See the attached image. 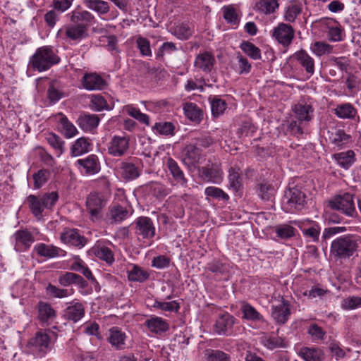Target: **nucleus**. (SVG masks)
I'll return each instance as SVG.
<instances>
[{
	"label": "nucleus",
	"mask_w": 361,
	"mask_h": 361,
	"mask_svg": "<svg viewBox=\"0 0 361 361\" xmlns=\"http://www.w3.org/2000/svg\"><path fill=\"white\" fill-rule=\"evenodd\" d=\"M60 58L49 47L38 48L29 61V66L34 71L42 72L59 63Z\"/></svg>",
	"instance_id": "1"
},
{
	"label": "nucleus",
	"mask_w": 361,
	"mask_h": 361,
	"mask_svg": "<svg viewBox=\"0 0 361 361\" xmlns=\"http://www.w3.org/2000/svg\"><path fill=\"white\" fill-rule=\"evenodd\" d=\"M59 199L56 192H47L41 196L30 195L26 200L32 214L38 219L42 218L45 209H51Z\"/></svg>",
	"instance_id": "2"
},
{
	"label": "nucleus",
	"mask_w": 361,
	"mask_h": 361,
	"mask_svg": "<svg viewBox=\"0 0 361 361\" xmlns=\"http://www.w3.org/2000/svg\"><path fill=\"white\" fill-rule=\"evenodd\" d=\"M358 243L356 237L344 235L337 238L331 243V253L338 259H346L356 251Z\"/></svg>",
	"instance_id": "3"
},
{
	"label": "nucleus",
	"mask_w": 361,
	"mask_h": 361,
	"mask_svg": "<svg viewBox=\"0 0 361 361\" xmlns=\"http://www.w3.org/2000/svg\"><path fill=\"white\" fill-rule=\"evenodd\" d=\"M328 206L331 209L339 211L349 217H355L357 215L353 195L349 192L335 195L328 201Z\"/></svg>",
	"instance_id": "4"
},
{
	"label": "nucleus",
	"mask_w": 361,
	"mask_h": 361,
	"mask_svg": "<svg viewBox=\"0 0 361 361\" xmlns=\"http://www.w3.org/2000/svg\"><path fill=\"white\" fill-rule=\"evenodd\" d=\"M305 202V195L298 188H292L286 190L283 200L282 209L288 213L301 210Z\"/></svg>",
	"instance_id": "5"
},
{
	"label": "nucleus",
	"mask_w": 361,
	"mask_h": 361,
	"mask_svg": "<svg viewBox=\"0 0 361 361\" xmlns=\"http://www.w3.org/2000/svg\"><path fill=\"white\" fill-rule=\"evenodd\" d=\"M106 204L104 195L100 192H91L87 196L86 207L92 221L97 220L101 217V212Z\"/></svg>",
	"instance_id": "6"
},
{
	"label": "nucleus",
	"mask_w": 361,
	"mask_h": 361,
	"mask_svg": "<svg viewBox=\"0 0 361 361\" xmlns=\"http://www.w3.org/2000/svg\"><path fill=\"white\" fill-rule=\"evenodd\" d=\"M166 165L169 174L171 176V178H169L171 184L172 185L187 187L188 179L178 163L174 159L169 157L167 159Z\"/></svg>",
	"instance_id": "7"
},
{
	"label": "nucleus",
	"mask_w": 361,
	"mask_h": 361,
	"mask_svg": "<svg viewBox=\"0 0 361 361\" xmlns=\"http://www.w3.org/2000/svg\"><path fill=\"white\" fill-rule=\"evenodd\" d=\"M50 337L42 331L37 332L27 343V348L35 353L45 354L49 349Z\"/></svg>",
	"instance_id": "8"
},
{
	"label": "nucleus",
	"mask_w": 361,
	"mask_h": 361,
	"mask_svg": "<svg viewBox=\"0 0 361 361\" xmlns=\"http://www.w3.org/2000/svg\"><path fill=\"white\" fill-rule=\"evenodd\" d=\"M129 149V139L125 136L115 135L108 144V153L113 157H122Z\"/></svg>",
	"instance_id": "9"
},
{
	"label": "nucleus",
	"mask_w": 361,
	"mask_h": 361,
	"mask_svg": "<svg viewBox=\"0 0 361 361\" xmlns=\"http://www.w3.org/2000/svg\"><path fill=\"white\" fill-rule=\"evenodd\" d=\"M87 36V32L85 27L75 24L65 26L57 32L58 37L68 38L73 41L81 40Z\"/></svg>",
	"instance_id": "10"
},
{
	"label": "nucleus",
	"mask_w": 361,
	"mask_h": 361,
	"mask_svg": "<svg viewBox=\"0 0 361 361\" xmlns=\"http://www.w3.org/2000/svg\"><path fill=\"white\" fill-rule=\"evenodd\" d=\"M136 233L145 239H152L155 235V227L152 220L147 216H140L135 221Z\"/></svg>",
	"instance_id": "11"
},
{
	"label": "nucleus",
	"mask_w": 361,
	"mask_h": 361,
	"mask_svg": "<svg viewBox=\"0 0 361 361\" xmlns=\"http://www.w3.org/2000/svg\"><path fill=\"white\" fill-rule=\"evenodd\" d=\"M290 314V305L284 299H282L278 305L271 307V317L279 324L286 323Z\"/></svg>",
	"instance_id": "12"
},
{
	"label": "nucleus",
	"mask_w": 361,
	"mask_h": 361,
	"mask_svg": "<svg viewBox=\"0 0 361 361\" xmlns=\"http://www.w3.org/2000/svg\"><path fill=\"white\" fill-rule=\"evenodd\" d=\"M14 238V249L17 252L27 250L34 242L33 235L27 230H18L13 235Z\"/></svg>",
	"instance_id": "13"
},
{
	"label": "nucleus",
	"mask_w": 361,
	"mask_h": 361,
	"mask_svg": "<svg viewBox=\"0 0 361 361\" xmlns=\"http://www.w3.org/2000/svg\"><path fill=\"white\" fill-rule=\"evenodd\" d=\"M235 322L233 316L228 313L221 315L216 321L214 330L219 335L231 336L233 333V327Z\"/></svg>",
	"instance_id": "14"
},
{
	"label": "nucleus",
	"mask_w": 361,
	"mask_h": 361,
	"mask_svg": "<svg viewBox=\"0 0 361 361\" xmlns=\"http://www.w3.org/2000/svg\"><path fill=\"white\" fill-rule=\"evenodd\" d=\"M75 165L79 168L82 173L87 175L95 174L100 170L99 159L94 154H90L85 159L77 160Z\"/></svg>",
	"instance_id": "15"
},
{
	"label": "nucleus",
	"mask_w": 361,
	"mask_h": 361,
	"mask_svg": "<svg viewBox=\"0 0 361 361\" xmlns=\"http://www.w3.org/2000/svg\"><path fill=\"white\" fill-rule=\"evenodd\" d=\"M273 37L283 46H288L294 37V30L292 26L280 23L273 30Z\"/></svg>",
	"instance_id": "16"
},
{
	"label": "nucleus",
	"mask_w": 361,
	"mask_h": 361,
	"mask_svg": "<svg viewBox=\"0 0 361 361\" xmlns=\"http://www.w3.org/2000/svg\"><path fill=\"white\" fill-rule=\"evenodd\" d=\"M85 313L83 304L74 300L64 310L63 317L65 319L76 323L84 317Z\"/></svg>",
	"instance_id": "17"
},
{
	"label": "nucleus",
	"mask_w": 361,
	"mask_h": 361,
	"mask_svg": "<svg viewBox=\"0 0 361 361\" xmlns=\"http://www.w3.org/2000/svg\"><path fill=\"white\" fill-rule=\"evenodd\" d=\"M81 83L87 90H102L106 86L105 80L97 73H85L81 79Z\"/></svg>",
	"instance_id": "18"
},
{
	"label": "nucleus",
	"mask_w": 361,
	"mask_h": 361,
	"mask_svg": "<svg viewBox=\"0 0 361 361\" xmlns=\"http://www.w3.org/2000/svg\"><path fill=\"white\" fill-rule=\"evenodd\" d=\"M127 336L117 326L109 329L107 336V341L116 350H123L126 348V340Z\"/></svg>",
	"instance_id": "19"
},
{
	"label": "nucleus",
	"mask_w": 361,
	"mask_h": 361,
	"mask_svg": "<svg viewBox=\"0 0 361 361\" xmlns=\"http://www.w3.org/2000/svg\"><path fill=\"white\" fill-rule=\"evenodd\" d=\"M68 16L73 23L85 26L87 31L88 26L95 22L94 16L87 11L74 10Z\"/></svg>",
	"instance_id": "20"
},
{
	"label": "nucleus",
	"mask_w": 361,
	"mask_h": 361,
	"mask_svg": "<svg viewBox=\"0 0 361 361\" xmlns=\"http://www.w3.org/2000/svg\"><path fill=\"white\" fill-rule=\"evenodd\" d=\"M214 62L215 59L214 56L212 54L205 51L196 56L194 66L196 68H198L203 72L209 73L212 71Z\"/></svg>",
	"instance_id": "21"
},
{
	"label": "nucleus",
	"mask_w": 361,
	"mask_h": 361,
	"mask_svg": "<svg viewBox=\"0 0 361 361\" xmlns=\"http://www.w3.org/2000/svg\"><path fill=\"white\" fill-rule=\"evenodd\" d=\"M59 129L61 134L67 139L77 135L78 131L76 127L61 113L58 115Z\"/></svg>",
	"instance_id": "22"
},
{
	"label": "nucleus",
	"mask_w": 361,
	"mask_h": 361,
	"mask_svg": "<svg viewBox=\"0 0 361 361\" xmlns=\"http://www.w3.org/2000/svg\"><path fill=\"white\" fill-rule=\"evenodd\" d=\"M100 119L95 114H82L77 120L79 127L85 132H91L96 129L99 123Z\"/></svg>",
	"instance_id": "23"
},
{
	"label": "nucleus",
	"mask_w": 361,
	"mask_h": 361,
	"mask_svg": "<svg viewBox=\"0 0 361 361\" xmlns=\"http://www.w3.org/2000/svg\"><path fill=\"white\" fill-rule=\"evenodd\" d=\"M145 324L152 333L156 334H161L169 329V325L166 321L157 316L147 319Z\"/></svg>",
	"instance_id": "24"
},
{
	"label": "nucleus",
	"mask_w": 361,
	"mask_h": 361,
	"mask_svg": "<svg viewBox=\"0 0 361 361\" xmlns=\"http://www.w3.org/2000/svg\"><path fill=\"white\" fill-rule=\"evenodd\" d=\"M61 240L66 244L74 246H84L86 240L84 236L81 235L76 229H68L61 233Z\"/></svg>",
	"instance_id": "25"
},
{
	"label": "nucleus",
	"mask_w": 361,
	"mask_h": 361,
	"mask_svg": "<svg viewBox=\"0 0 361 361\" xmlns=\"http://www.w3.org/2000/svg\"><path fill=\"white\" fill-rule=\"evenodd\" d=\"M183 109L185 116L192 121L199 123L203 119V111L195 103L185 102Z\"/></svg>",
	"instance_id": "26"
},
{
	"label": "nucleus",
	"mask_w": 361,
	"mask_h": 361,
	"mask_svg": "<svg viewBox=\"0 0 361 361\" xmlns=\"http://www.w3.org/2000/svg\"><path fill=\"white\" fill-rule=\"evenodd\" d=\"M293 111L300 121H310L313 117L314 109L311 105L299 102L294 106Z\"/></svg>",
	"instance_id": "27"
},
{
	"label": "nucleus",
	"mask_w": 361,
	"mask_h": 361,
	"mask_svg": "<svg viewBox=\"0 0 361 361\" xmlns=\"http://www.w3.org/2000/svg\"><path fill=\"white\" fill-rule=\"evenodd\" d=\"M34 250L41 257L47 258H54L60 255V252H63L61 248L53 245H47L42 243L35 245Z\"/></svg>",
	"instance_id": "28"
},
{
	"label": "nucleus",
	"mask_w": 361,
	"mask_h": 361,
	"mask_svg": "<svg viewBox=\"0 0 361 361\" xmlns=\"http://www.w3.org/2000/svg\"><path fill=\"white\" fill-rule=\"evenodd\" d=\"M334 111L336 116L341 119H355L357 115V109L350 103L339 104Z\"/></svg>",
	"instance_id": "29"
},
{
	"label": "nucleus",
	"mask_w": 361,
	"mask_h": 361,
	"mask_svg": "<svg viewBox=\"0 0 361 361\" xmlns=\"http://www.w3.org/2000/svg\"><path fill=\"white\" fill-rule=\"evenodd\" d=\"M128 279L130 281L143 283L149 277V273L147 270L142 267L133 264L127 271Z\"/></svg>",
	"instance_id": "30"
},
{
	"label": "nucleus",
	"mask_w": 361,
	"mask_h": 361,
	"mask_svg": "<svg viewBox=\"0 0 361 361\" xmlns=\"http://www.w3.org/2000/svg\"><path fill=\"white\" fill-rule=\"evenodd\" d=\"M128 216L129 211L118 204H114L109 207V216L111 223H121L127 219Z\"/></svg>",
	"instance_id": "31"
},
{
	"label": "nucleus",
	"mask_w": 361,
	"mask_h": 361,
	"mask_svg": "<svg viewBox=\"0 0 361 361\" xmlns=\"http://www.w3.org/2000/svg\"><path fill=\"white\" fill-rule=\"evenodd\" d=\"M298 355L305 361H321L324 359L322 350L317 348L302 347L298 352Z\"/></svg>",
	"instance_id": "32"
},
{
	"label": "nucleus",
	"mask_w": 361,
	"mask_h": 361,
	"mask_svg": "<svg viewBox=\"0 0 361 361\" xmlns=\"http://www.w3.org/2000/svg\"><path fill=\"white\" fill-rule=\"evenodd\" d=\"M295 58L300 64L305 69L307 73L312 75L314 73V61L304 50H300L295 54Z\"/></svg>",
	"instance_id": "33"
},
{
	"label": "nucleus",
	"mask_w": 361,
	"mask_h": 361,
	"mask_svg": "<svg viewBox=\"0 0 361 361\" xmlns=\"http://www.w3.org/2000/svg\"><path fill=\"white\" fill-rule=\"evenodd\" d=\"M83 4L99 16L106 15L110 11L109 3L104 0H83Z\"/></svg>",
	"instance_id": "34"
},
{
	"label": "nucleus",
	"mask_w": 361,
	"mask_h": 361,
	"mask_svg": "<svg viewBox=\"0 0 361 361\" xmlns=\"http://www.w3.org/2000/svg\"><path fill=\"white\" fill-rule=\"evenodd\" d=\"M91 143L86 137L77 139L71 147V154L73 157H79L90 150Z\"/></svg>",
	"instance_id": "35"
},
{
	"label": "nucleus",
	"mask_w": 361,
	"mask_h": 361,
	"mask_svg": "<svg viewBox=\"0 0 361 361\" xmlns=\"http://www.w3.org/2000/svg\"><path fill=\"white\" fill-rule=\"evenodd\" d=\"M120 169L122 177L126 180H133L140 176L139 169L131 162H121Z\"/></svg>",
	"instance_id": "36"
},
{
	"label": "nucleus",
	"mask_w": 361,
	"mask_h": 361,
	"mask_svg": "<svg viewBox=\"0 0 361 361\" xmlns=\"http://www.w3.org/2000/svg\"><path fill=\"white\" fill-rule=\"evenodd\" d=\"M56 317V312L51 305L39 302L38 304V318L42 322H47Z\"/></svg>",
	"instance_id": "37"
},
{
	"label": "nucleus",
	"mask_w": 361,
	"mask_h": 361,
	"mask_svg": "<svg viewBox=\"0 0 361 361\" xmlns=\"http://www.w3.org/2000/svg\"><path fill=\"white\" fill-rule=\"evenodd\" d=\"M327 27L329 29V38L332 42H339L342 40V30L338 21L330 18L326 20Z\"/></svg>",
	"instance_id": "38"
},
{
	"label": "nucleus",
	"mask_w": 361,
	"mask_h": 361,
	"mask_svg": "<svg viewBox=\"0 0 361 361\" xmlns=\"http://www.w3.org/2000/svg\"><path fill=\"white\" fill-rule=\"evenodd\" d=\"M200 156V149L195 145H187L184 149L183 161L189 165H192L198 161Z\"/></svg>",
	"instance_id": "39"
},
{
	"label": "nucleus",
	"mask_w": 361,
	"mask_h": 361,
	"mask_svg": "<svg viewBox=\"0 0 361 361\" xmlns=\"http://www.w3.org/2000/svg\"><path fill=\"white\" fill-rule=\"evenodd\" d=\"M240 173V169L233 167L231 168L228 171V186L235 192L239 191L242 185Z\"/></svg>",
	"instance_id": "40"
},
{
	"label": "nucleus",
	"mask_w": 361,
	"mask_h": 361,
	"mask_svg": "<svg viewBox=\"0 0 361 361\" xmlns=\"http://www.w3.org/2000/svg\"><path fill=\"white\" fill-rule=\"evenodd\" d=\"M47 142L55 149L58 157L64 152L65 142L55 133H50L47 135Z\"/></svg>",
	"instance_id": "41"
},
{
	"label": "nucleus",
	"mask_w": 361,
	"mask_h": 361,
	"mask_svg": "<svg viewBox=\"0 0 361 361\" xmlns=\"http://www.w3.org/2000/svg\"><path fill=\"white\" fill-rule=\"evenodd\" d=\"M278 6L279 4L276 0H258L255 4V8L264 14L274 13Z\"/></svg>",
	"instance_id": "42"
},
{
	"label": "nucleus",
	"mask_w": 361,
	"mask_h": 361,
	"mask_svg": "<svg viewBox=\"0 0 361 361\" xmlns=\"http://www.w3.org/2000/svg\"><path fill=\"white\" fill-rule=\"evenodd\" d=\"M124 111L129 116L137 120L141 123L149 126V116L147 114L142 113L139 109L135 108L133 105H126L124 106Z\"/></svg>",
	"instance_id": "43"
},
{
	"label": "nucleus",
	"mask_w": 361,
	"mask_h": 361,
	"mask_svg": "<svg viewBox=\"0 0 361 361\" xmlns=\"http://www.w3.org/2000/svg\"><path fill=\"white\" fill-rule=\"evenodd\" d=\"M47 96L51 102H56L63 97L59 81L54 80L50 82L47 90Z\"/></svg>",
	"instance_id": "44"
},
{
	"label": "nucleus",
	"mask_w": 361,
	"mask_h": 361,
	"mask_svg": "<svg viewBox=\"0 0 361 361\" xmlns=\"http://www.w3.org/2000/svg\"><path fill=\"white\" fill-rule=\"evenodd\" d=\"M210 99L212 114L214 117H219L226 109L227 104L225 100L219 97H214Z\"/></svg>",
	"instance_id": "45"
},
{
	"label": "nucleus",
	"mask_w": 361,
	"mask_h": 361,
	"mask_svg": "<svg viewBox=\"0 0 361 361\" xmlns=\"http://www.w3.org/2000/svg\"><path fill=\"white\" fill-rule=\"evenodd\" d=\"M243 317L247 320L262 321V315L257 310L248 303L244 304L241 307Z\"/></svg>",
	"instance_id": "46"
},
{
	"label": "nucleus",
	"mask_w": 361,
	"mask_h": 361,
	"mask_svg": "<svg viewBox=\"0 0 361 361\" xmlns=\"http://www.w3.org/2000/svg\"><path fill=\"white\" fill-rule=\"evenodd\" d=\"M354 152L352 150L335 154L338 164L345 169H348L354 161Z\"/></svg>",
	"instance_id": "47"
},
{
	"label": "nucleus",
	"mask_w": 361,
	"mask_h": 361,
	"mask_svg": "<svg viewBox=\"0 0 361 361\" xmlns=\"http://www.w3.org/2000/svg\"><path fill=\"white\" fill-rule=\"evenodd\" d=\"M200 171L202 176L209 181L217 183L222 179L221 173L217 169L205 166Z\"/></svg>",
	"instance_id": "48"
},
{
	"label": "nucleus",
	"mask_w": 361,
	"mask_h": 361,
	"mask_svg": "<svg viewBox=\"0 0 361 361\" xmlns=\"http://www.w3.org/2000/svg\"><path fill=\"white\" fill-rule=\"evenodd\" d=\"M257 194L262 200L269 201L274 195V188L269 183H262L258 185Z\"/></svg>",
	"instance_id": "49"
},
{
	"label": "nucleus",
	"mask_w": 361,
	"mask_h": 361,
	"mask_svg": "<svg viewBox=\"0 0 361 361\" xmlns=\"http://www.w3.org/2000/svg\"><path fill=\"white\" fill-rule=\"evenodd\" d=\"M46 290L47 294L57 298H66L73 294V289L60 288L50 283L47 286Z\"/></svg>",
	"instance_id": "50"
},
{
	"label": "nucleus",
	"mask_w": 361,
	"mask_h": 361,
	"mask_svg": "<svg viewBox=\"0 0 361 361\" xmlns=\"http://www.w3.org/2000/svg\"><path fill=\"white\" fill-rule=\"evenodd\" d=\"M240 49L254 60L261 59V51L254 44L250 42H243L240 46Z\"/></svg>",
	"instance_id": "51"
},
{
	"label": "nucleus",
	"mask_w": 361,
	"mask_h": 361,
	"mask_svg": "<svg viewBox=\"0 0 361 361\" xmlns=\"http://www.w3.org/2000/svg\"><path fill=\"white\" fill-rule=\"evenodd\" d=\"M50 172L47 169H40L32 175L34 180V188L35 189L40 188L49 180Z\"/></svg>",
	"instance_id": "52"
},
{
	"label": "nucleus",
	"mask_w": 361,
	"mask_h": 361,
	"mask_svg": "<svg viewBox=\"0 0 361 361\" xmlns=\"http://www.w3.org/2000/svg\"><path fill=\"white\" fill-rule=\"evenodd\" d=\"M152 307L157 310L167 312H177L180 309L179 303L173 300L171 302H161L155 300Z\"/></svg>",
	"instance_id": "53"
},
{
	"label": "nucleus",
	"mask_w": 361,
	"mask_h": 361,
	"mask_svg": "<svg viewBox=\"0 0 361 361\" xmlns=\"http://www.w3.org/2000/svg\"><path fill=\"white\" fill-rule=\"evenodd\" d=\"M90 107L96 111H101L105 109H109L107 102L101 94L92 95Z\"/></svg>",
	"instance_id": "54"
},
{
	"label": "nucleus",
	"mask_w": 361,
	"mask_h": 361,
	"mask_svg": "<svg viewBox=\"0 0 361 361\" xmlns=\"http://www.w3.org/2000/svg\"><path fill=\"white\" fill-rule=\"evenodd\" d=\"M310 49L318 56L330 54L333 51L332 46L323 42H315L311 44Z\"/></svg>",
	"instance_id": "55"
},
{
	"label": "nucleus",
	"mask_w": 361,
	"mask_h": 361,
	"mask_svg": "<svg viewBox=\"0 0 361 361\" xmlns=\"http://www.w3.org/2000/svg\"><path fill=\"white\" fill-rule=\"evenodd\" d=\"M277 237L281 239H288L295 235V228L290 225H279L275 228Z\"/></svg>",
	"instance_id": "56"
},
{
	"label": "nucleus",
	"mask_w": 361,
	"mask_h": 361,
	"mask_svg": "<svg viewBox=\"0 0 361 361\" xmlns=\"http://www.w3.org/2000/svg\"><path fill=\"white\" fill-rule=\"evenodd\" d=\"M152 128L161 135H173L175 126L171 122H158L154 124Z\"/></svg>",
	"instance_id": "57"
},
{
	"label": "nucleus",
	"mask_w": 361,
	"mask_h": 361,
	"mask_svg": "<svg viewBox=\"0 0 361 361\" xmlns=\"http://www.w3.org/2000/svg\"><path fill=\"white\" fill-rule=\"evenodd\" d=\"M95 255L98 258L105 261L108 264H111L114 262V253L109 247H97L95 250Z\"/></svg>",
	"instance_id": "58"
},
{
	"label": "nucleus",
	"mask_w": 361,
	"mask_h": 361,
	"mask_svg": "<svg viewBox=\"0 0 361 361\" xmlns=\"http://www.w3.org/2000/svg\"><path fill=\"white\" fill-rule=\"evenodd\" d=\"M206 355L207 361H230L229 355L219 350H207Z\"/></svg>",
	"instance_id": "59"
},
{
	"label": "nucleus",
	"mask_w": 361,
	"mask_h": 361,
	"mask_svg": "<svg viewBox=\"0 0 361 361\" xmlns=\"http://www.w3.org/2000/svg\"><path fill=\"white\" fill-rule=\"evenodd\" d=\"M204 194L207 196L212 197L217 200H228L229 196L223 190L214 186L207 187L204 190Z\"/></svg>",
	"instance_id": "60"
},
{
	"label": "nucleus",
	"mask_w": 361,
	"mask_h": 361,
	"mask_svg": "<svg viewBox=\"0 0 361 361\" xmlns=\"http://www.w3.org/2000/svg\"><path fill=\"white\" fill-rule=\"evenodd\" d=\"M192 34V31L188 23H181L174 28V35L180 39H187Z\"/></svg>",
	"instance_id": "61"
},
{
	"label": "nucleus",
	"mask_w": 361,
	"mask_h": 361,
	"mask_svg": "<svg viewBox=\"0 0 361 361\" xmlns=\"http://www.w3.org/2000/svg\"><path fill=\"white\" fill-rule=\"evenodd\" d=\"M302 233L305 237L312 242H317L320 234V227L318 224H314L307 228H302Z\"/></svg>",
	"instance_id": "62"
},
{
	"label": "nucleus",
	"mask_w": 361,
	"mask_h": 361,
	"mask_svg": "<svg viewBox=\"0 0 361 361\" xmlns=\"http://www.w3.org/2000/svg\"><path fill=\"white\" fill-rule=\"evenodd\" d=\"M302 12L301 6L299 4H290L286 8L285 13V20L288 22L295 21L297 16Z\"/></svg>",
	"instance_id": "63"
},
{
	"label": "nucleus",
	"mask_w": 361,
	"mask_h": 361,
	"mask_svg": "<svg viewBox=\"0 0 361 361\" xmlns=\"http://www.w3.org/2000/svg\"><path fill=\"white\" fill-rule=\"evenodd\" d=\"M350 135L345 133L342 130H338L334 133H332L330 139L331 142L337 146H341L348 142Z\"/></svg>",
	"instance_id": "64"
}]
</instances>
